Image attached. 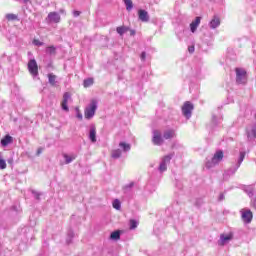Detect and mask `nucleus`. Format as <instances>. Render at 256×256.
<instances>
[{"label":"nucleus","instance_id":"f257e3e1","mask_svg":"<svg viewBox=\"0 0 256 256\" xmlns=\"http://www.w3.org/2000/svg\"><path fill=\"white\" fill-rule=\"evenodd\" d=\"M223 161V151L218 150L215 152L214 156L212 157L211 161L206 162L207 169H211L215 167V165H219Z\"/></svg>","mask_w":256,"mask_h":256},{"label":"nucleus","instance_id":"f03ea898","mask_svg":"<svg viewBox=\"0 0 256 256\" xmlns=\"http://www.w3.org/2000/svg\"><path fill=\"white\" fill-rule=\"evenodd\" d=\"M97 111V100H92L90 104L85 108V119H93L95 112Z\"/></svg>","mask_w":256,"mask_h":256},{"label":"nucleus","instance_id":"7ed1b4c3","mask_svg":"<svg viewBox=\"0 0 256 256\" xmlns=\"http://www.w3.org/2000/svg\"><path fill=\"white\" fill-rule=\"evenodd\" d=\"M236 83L238 85H245L247 83V71L244 68H235Z\"/></svg>","mask_w":256,"mask_h":256},{"label":"nucleus","instance_id":"20e7f679","mask_svg":"<svg viewBox=\"0 0 256 256\" xmlns=\"http://www.w3.org/2000/svg\"><path fill=\"white\" fill-rule=\"evenodd\" d=\"M73 99L71 98V93L65 92L63 94L62 102H61V109L66 113H69V103H71Z\"/></svg>","mask_w":256,"mask_h":256},{"label":"nucleus","instance_id":"39448f33","mask_svg":"<svg viewBox=\"0 0 256 256\" xmlns=\"http://www.w3.org/2000/svg\"><path fill=\"white\" fill-rule=\"evenodd\" d=\"M240 213H241L242 221L244 223L249 224L253 221V212L251 211V209L244 208L240 211Z\"/></svg>","mask_w":256,"mask_h":256},{"label":"nucleus","instance_id":"423d86ee","mask_svg":"<svg viewBox=\"0 0 256 256\" xmlns=\"http://www.w3.org/2000/svg\"><path fill=\"white\" fill-rule=\"evenodd\" d=\"M28 71L33 77H37L39 75V66H37V61L35 59H31L28 62Z\"/></svg>","mask_w":256,"mask_h":256},{"label":"nucleus","instance_id":"0eeeda50","mask_svg":"<svg viewBox=\"0 0 256 256\" xmlns=\"http://www.w3.org/2000/svg\"><path fill=\"white\" fill-rule=\"evenodd\" d=\"M194 106L191 102L186 101L184 105L182 106V113L186 119L191 118V113L193 112Z\"/></svg>","mask_w":256,"mask_h":256},{"label":"nucleus","instance_id":"6e6552de","mask_svg":"<svg viewBox=\"0 0 256 256\" xmlns=\"http://www.w3.org/2000/svg\"><path fill=\"white\" fill-rule=\"evenodd\" d=\"M171 159H173V154L166 155L162 158V161L158 168L160 173L167 171V164L171 163Z\"/></svg>","mask_w":256,"mask_h":256},{"label":"nucleus","instance_id":"1a4fd4ad","mask_svg":"<svg viewBox=\"0 0 256 256\" xmlns=\"http://www.w3.org/2000/svg\"><path fill=\"white\" fill-rule=\"evenodd\" d=\"M152 142L154 145H163V143H165V140H164L163 136L161 135V131H159V130L153 131Z\"/></svg>","mask_w":256,"mask_h":256},{"label":"nucleus","instance_id":"9d476101","mask_svg":"<svg viewBox=\"0 0 256 256\" xmlns=\"http://www.w3.org/2000/svg\"><path fill=\"white\" fill-rule=\"evenodd\" d=\"M48 23H61V15L57 12H50L46 17Z\"/></svg>","mask_w":256,"mask_h":256},{"label":"nucleus","instance_id":"9b49d317","mask_svg":"<svg viewBox=\"0 0 256 256\" xmlns=\"http://www.w3.org/2000/svg\"><path fill=\"white\" fill-rule=\"evenodd\" d=\"M88 137L91 143H97V128L95 127V125L90 126Z\"/></svg>","mask_w":256,"mask_h":256},{"label":"nucleus","instance_id":"f8f14e48","mask_svg":"<svg viewBox=\"0 0 256 256\" xmlns=\"http://www.w3.org/2000/svg\"><path fill=\"white\" fill-rule=\"evenodd\" d=\"M219 25H221V19L219 18V16H214L209 22L210 29H217Z\"/></svg>","mask_w":256,"mask_h":256},{"label":"nucleus","instance_id":"ddd939ff","mask_svg":"<svg viewBox=\"0 0 256 256\" xmlns=\"http://www.w3.org/2000/svg\"><path fill=\"white\" fill-rule=\"evenodd\" d=\"M199 25H201V17H196L194 21L191 22L190 24V31L192 33H195V31H197V27H199Z\"/></svg>","mask_w":256,"mask_h":256},{"label":"nucleus","instance_id":"4468645a","mask_svg":"<svg viewBox=\"0 0 256 256\" xmlns=\"http://www.w3.org/2000/svg\"><path fill=\"white\" fill-rule=\"evenodd\" d=\"M138 17L143 23H147L149 21V13L145 10H139Z\"/></svg>","mask_w":256,"mask_h":256},{"label":"nucleus","instance_id":"2eb2a0df","mask_svg":"<svg viewBox=\"0 0 256 256\" xmlns=\"http://www.w3.org/2000/svg\"><path fill=\"white\" fill-rule=\"evenodd\" d=\"M177 137L174 129H168L163 132V139H173Z\"/></svg>","mask_w":256,"mask_h":256},{"label":"nucleus","instance_id":"dca6fc26","mask_svg":"<svg viewBox=\"0 0 256 256\" xmlns=\"http://www.w3.org/2000/svg\"><path fill=\"white\" fill-rule=\"evenodd\" d=\"M62 157L65 159L66 165H69V163H72L73 161H75L77 159V154L68 155V154L64 153V154H62Z\"/></svg>","mask_w":256,"mask_h":256},{"label":"nucleus","instance_id":"f3484780","mask_svg":"<svg viewBox=\"0 0 256 256\" xmlns=\"http://www.w3.org/2000/svg\"><path fill=\"white\" fill-rule=\"evenodd\" d=\"M247 138L249 141H253V139H256V124L252 126V129L250 131H247Z\"/></svg>","mask_w":256,"mask_h":256},{"label":"nucleus","instance_id":"a211bd4d","mask_svg":"<svg viewBox=\"0 0 256 256\" xmlns=\"http://www.w3.org/2000/svg\"><path fill=\"white\" fill-rule=\"evenodd\" d=\"M245 159V152H240V156L238 158L237 164L235 168L233 169L232 173H235L239 167H241V164L243 163V160Z\"/></svg>","mask_w":256,"mask_h":256},{"label":"nucleus","instance_id":"6ab92c4d","mask_svg":"<svg viewBox=\"0 0 256 256\" xmlns=\"http://www.w3.org/2000/svg\"><path fill=\"white\" fill-rule=\"evenodd\" d=\"M13 143V137L10 135H6L2 140H1V145L2 147H7V145H11Z\"/></svg>","mask_w":256,"mask_h":256},{"label":"nucleus","instance_id":"aec40b11","mask_svg":"<svg viewBox=\"0 0 256 256\" xmlns=\"http://www.w3.org/2000/svg\"><path fill=\"white\" fill-rule=\"evenodd\" d=\"M231 239H233V235H231V234H229V235L222 234L220 236V245H225V243H227L228 241H231Z\"/></svg>","mask_w":256,"mask_h":256},{"label":"nucleus","instance_id":"412c9836","mask_svg":"<svg viewBox=\"0 0 256 256\" xmlns=\"http://www.w3.org/2000/svg\"><path fill=\"white\" fill-rule=\"evenodd\" d=\"M48 82L52 87H55L57 85V76L53 73L48 74Z\"/></svg>","mask_w":256,"mask_h":256},{"label":"nucleus","instance_id":"4be33fe9","mask_svg":"<svg viewBox=\"0 0 256 256\" xmlns=\"http://www.w3.org/2000/svg\"><path fill=\"white\" fill-rule=\"evenodd\" d=\"M119 147L124 151H131V144L125 143V142H120Z\"/></svg>","mask_w":256,"mask_h":256},{"label":"nucleus","instance_id":"5701e85b","mask_svg":"<svg viewBox=\"0 0 256 256\" xmlns=\"http://www.w3.org/2000/svg\"><path fill=\"white\" fill-rule=\"evenodd\" d=\"M117 33L120 34V36L125 35V33H127V31H129V28H127L126 26H119L116 28Z\"/></svg>","mask_w":256,"mask_h":256},{"label":"nucleus","instance_id":"b1692460","mask_svg":"<svg viewBox=\"0 0 256 256\" xmlns=\"http://www.w3.org/2000/svg\"><path fill=\"white\" fill-rule=\"evenodd\" d=\"M5 17L7 21H19V16L16 14L9 13V14H6Z\"/></svg>","mask_w":256,"mask_h":256},{"label":"nucleus","instance_id":"393cba45","mask_svg":"<svg viewBox=\"0 0 256 256\" xmlns=\"http://www.w3.org/2000/svg\"><path fill=\"white\" fill-rule=\"evenodd\" d=\"M254 191H255V185H249L245 188V192L249 195V197H253Z\"/></svg>","mask_w":256,"mask_h":256},{"label":"nucleus","instance_id":"a878e982","mask_svg":"<svg viewBox=\"0 0 256 256\" xmlns=\"http://www.w3.org/2000/svg\"><path fill=\"white\" fill-rule=\"evenodd\" d=\"M46 53H48V55H55L57 53V48H55V46H48L46 47Z\"/></svg>","mask_w":256,"mask_h":256},{"label":"nucleus","instance_id":"bb28decb","mask_svg":"<svg viewBox=\"0 0 256 256\" xmlns=\"http://www.w3.org/2000/svg\"><path fill=\"white\" fill-rule=\"evenodd\" d=\"M110 239H114L115 241L121 239V233H119V231L112 232L110 235Z\"/></svg>","mask_w":256,"mask_h":256},{"label":"nucleus","instance_id":"cd10ccee","mask_svg":"<svg viewBox=\"0 0 256 256\" xmlns=\"http://www.w3.org/2000/svg\"><path fill=\"white\" fill-rule=\"evenodd\" d=\"M0 169H7V162L3 159V154L0 152Z\"/></svg>","mask_w":256,"mask_h":256},{"label":"nucleus","instance_id":"c85d7f7f","mask_svg":"<svg viewBox=\"0 0 256 256\" xmlns=\"http://www.w3.org/2000/svg\"><path fill=\"white\" fill-rule=\"evenodd\" d=\"M93 83H94L93 78H87L84 80L83 85L85 88H87V87H91Z\"/></svg>","mask_w":256,"mask_h":256},{"label":"nucleus","instance_id":"c756f323","mask_svg":"<svg viewBox=\"0 0 256 256\" xmlns=\"http://www.w3.org/2000/svg\"><path fill=\"white\" fill-rule=\"evenodd\" d=\"M111 155L113 159H119V157H121V150L120 149L113 150Z\"/></svg>","mask_w":256,"mask_h":256},{"label":"nucleus","instance_id":"7c9ffc66","mask_svg":"<svg viewBox=\"0 0 256 256\" xmlns=\"http://www.w3.org/2000/svg\"><path fill=\"white\" fill-rule=\"evenodd\" d=\"M124 3L126 5L127 11H131V9H133V1L132 0H124Z\"/></svg>","mask_w":256,"mask_h":256},{"label":"nucleus","instance_id":"2f4dec72","mask_svg":"<svg viewBox=\"0 0 256 256\" xmlns=\"http://www.w3.org/2000/svg\"><path fill=\"white\" fill-rule=\"evenodd\" d=\"M129 225H130V229L133 230V229H137V226L139 225V222L137 220H133L131 219L129 221Z\"/></svg>","mask_w":256,"mask_h":256},{"label":"nucleus","instance_id":"473e14b6","mask_svg":"<svg viewBox=\"0 0 256 256\" xmlns=\"http://www.w3.org/2000/svg\"><path fill=\"white\" fill-rule=\"evenodd\" d=\"M113 208L117 209V211H119V209H121V201H119V199H115L112 203Z\"/></svg>","mask_w":256,"mask_h":256},{"label":"nucleus","instance_id":"72a5a7b5","mask_svg":"<svg viewBox=\"0 0 256 256\" xmlns=\"http://www.w3.org/2000/svg\"><path fill=\"white\" fill-rule=\"evenodd\" d=\"M33 45H36V47H43V42H41L37 39H34L33 40Z\"/></svg>","mask_w":256,"mask_h":256},{"label":"nucleus","instance_id":"f704fd0d","mask_svg":"<svg viewBox=\"0 0 256 256\" xmlns=\"http://www.w3.org/2000/svg\"><path fill=\"white\" fill-rule=\"evenodd\" d=\"M76 117L78 118V119H83V114H81V111H79V108H76Z\"/></svg>","mask_w":256,"mask_h":256},{"label":"nucleus","instance_id":"c9c22d12","mask_svg":"<svg viewBox=\"0 0 256 256\" xmlns=\"http://www.w3.org/2000/svg\"><path fill=\"white\" fill-rule=\"evenodd\" d=\"M250 207H253V209L256 210V198L252 199L250 202Z\"/></svg>","mask_w":256,"mask_h":256},{"label":"nucleus","instance_id":"e433bc0d","mask_svg":"<svg viewBox=\"0 0 256 256\" xmlns=\"http://www.w3.org/2000/svg\"><path fill=\"white\" fill-rule=\"evenodd\" d=\"M188 51H189V53H194L195 52V46H189Z\"/></svg>","mask_w":256,"mask_h":256},{"label":"nucleus","instance_id":"4c0bfd02","mask_svg":"<svg viewBox=\"0 0 256 256\" xmlns=\"http://www.w3.org/2000/svg\"><path fill=\"white\" fill-rule=\"evenodd\" d=\"M79 15H81V12L77 11V10H74L73 11V16L74 17H79Z\"/></svg>","mask_w":256,"mask_h":256},{"label":"nucleus","instance_id":"58836bf2","mask_svg":"<svg viewBox=\"0 0 256 256\" xmlns=\"http://www.w3.org/2000/svg\"><path fill=\"white\" fill-rule=\"evenodd\" d=\"M140 57H141L142 61H145L147 54L145 52H142Z\"/></svg>","mask_w":256,"mask_h":256},{"label":"nucleus","instance_id":"ea45409f","mask_svg":"<svg viewBox=\"0 0 256 256\" xmlns=\"http://www.w3.org/2000/svg\"><path fill=\"white\" fill-rule=\"evenodd\" d=\"M135 186V182H131L130 184L126 185V189H131Z\"/></svg>","mask_w":256,"mask_h":256},{"label":"nucleus","instance_id":"a19ab883","mask_svg":"<svg viewBox=\"0 0 256 256\" xmlns=\"http://www.w3.org/2000/svg\"><path fill=\"white\" fill-rule=\"evenodd\" d=\"M32 193L36 199H39V197L41 196V194H39L38 192L32 191Z\"/></svg>","mask_w":256,"mask_h":256},{"label":"nucleus","instance_id":"79ce46f5","mask_svg":"<svg viewBox=\"0 0 256 256\" xmlns=\"http://www.w3.org/2000/svg\"><path fill=\"white\" fill-rule=\"evenodd\" d=\"M41 153H43V148H38L37 155H41Z\"/></svg>","mask_w":256,"mask_h":256},{"label":"nucleus","instance_id":"37998d69","mask_svg":"<svg viewBox=\"0 0 256 256\" xmlns=\"http://www.w3.org/2000/svg\"><path fill=\"white\" fill-rule=\"evenodd\" d=\"M223 199H225V195L221 194V195L219 196V201H223Z\"/></svg>","mask_w":256,"mask_h":256},{"label":"nucleus","instance_id":"c03bdc74","mask_svg":"<svg viewBox=\"0 0 256 256\" xmlns=\"http://www.w3.org/2000/svg\"><path fill=\"white\" fill-rule=\"evenodd\" d=\"M59 13H61L62 15H65V9H60Z\"/></svg>","mask_w":256,"mask_h":256},{"label":"nucleus","instance_id":"a18cd8bd","mask_svg":"<svg viewBox=\"0 0 256 256\" xmlns=\"http://www.w3.org/2000/svg\"><path fill=\"white\" fill-rule=\"evenodd\" d=\"M130 35H135V30H131Z\"/></svg>","mask_w":256,"mask_h":256},{"label":"nucleus","instance_id":"49530a36","mask_svg":"<svg viewBox=\"0 0 256 256\" xmlns=\"http://www.w3.org/2000/svg\"><path fill=\"white\" fill-rule=\"evenodd\" d=\"M69 237L73 238V232L68 233Z\"/></svg>","mask_w":256,"mask_h":256},{"label":"nucleus","instance_id":"de8ad7c7","mask_svg":"<svg viewBox=\"0 0 256 256\" xmlns=\"http://www.w3.org/2000/svg\"><path fill=\"white\" fill-rule=\"evenodd\" d=\"M23 3H29V0H22Z\"/></svg>","mask_w":256,"mask_h":256}]
</instances>
